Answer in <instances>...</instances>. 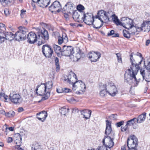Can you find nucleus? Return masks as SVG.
Masks as SVG:
<instances>
[{"label": "nucleus", "mask_w": 150, "mask_h": 150, "mask_svg": "<svg viewBox=\"0 0 150 150\" xmlns=\"http://www.w3.org/2000/svg\"><path fill=\"white\" fill-rule=\"evenodd\" d=\"M133 53H132L130 55V59L131 64L130 66V68L127 70L125 71L124 76L125 81L128 83L130 85L134 81L136 82L135 86H137L139 81L137 80L136 77V75L137 74L140 69L139 65L141 64L142 62L143 58L142 57L141 60L138 64L136 63L133 57Z\"/></svg>", "instance_id": "obj_1"}, {"label": "nucleus", "mask_w": 150, "mask_h": 150, "mask_svg": "<svg viewBox=\"0 0 150 150\" xmlns=\"http://www.w3.org/2000/svg\"><path fill=\"white\" fill-rule=\"evenodd\" d=\"M37 35L38 36V46H39L45 43L49 39L48 32L45 29L37 32Z\"/></svg>", "instance_id": "obj_2"}, {"label": "nucleus", "mask_w": 150, "mask_h": 150, "mask_svg": "<svg viewBox=\"0 0 150 150\" xmlns=\"http://www.w3.org/2000/svg\"><path fill=\"white\" fill-rule=\"evenodd\" d=\"M27 29L24 27L20 26L18 28V30L14 34L15 38L16 41H22L26 39V33Z\"/></svg>", "instance_id": "obj_3"}, {"label": "nucleus", "mask_w": 150, "mask_h": 150, "mask_svg": "<svg viewBox=\"0 0 150 150\" xmlns=\"http://www.w3.org/2000/svg\"><path fill=\"white\" fill-rule=\"evenodd\" d=\"M72 89L74 91L77 90V91L76 92V94L78 95L82 94L85 91L86 86L85 83H83L82 81H77L76 80V83L73 85Z\"/></svg>", "instance_id": "obj_4"}, {"label": "nucleus", "mask_w": 150, "mask_h": 150, "mask_svg": "<svg viewBox=\"0 0 150 150\" xmlns=\"http://www.w3.org/2000/svg\"><path fill=\"white\" fill-rule=\"evenodd\" d=\"M137 139L134 135L130 136L127 142L128 150H138L137 146L138 145Z\"/></svg>", "instance_id": "obj_5"}, {"label": "nucleus", "mask_w": 150, "mask_h": 150, "mask_svg": "<svg viewBox=\"0 0 150 150\" xmlns=\"http://www.w3.org/2000/svg\"><path fill=\"white\" fill-rule=\"evenodd\" d=\"M105 89L110 95L112 96H115L117 92V89L114 84L110 82L105 85Z\"/></svg>", "instance_id": "obj_6"}, {"label": "nucleus", "mask_w": 150, "mask_h": 150, "mask_svg": "<svg viewBox=\"0 0 150 150\" xmlns=\"http://www.w3.org/2000/svg\"><path fill=\"white\" fill-rule=\"evenodd\" d=\"M115 134H113V135L110 136H105L104 138L103 139V145L106 147L108 148L109 149L112 147L114 144L113 142L114 137Z\"/></svg>", "instance_id": "obj_7"}, {"label": "nucleus", "mask_w": 150, "mask_h": 150, "mask_svg": "<svg viewBox=\"0 0 150 150\" xmlns=\"http://www.w3.org/2000/svg\"><path fill=\"white\" fill-rule=\"evenodd\" d=\"M42 49L43 54L47 58H50L53 53V51L51 47L48 45H43Z\"/></svg>", "instance_id": "obj_8"}, {"label": "nucleus", "mask_w": 150, "mask_h": 150, "mask_svg": "<svg viewBox=\"0 0 150 150\" xmlns=\"http://www.w3.org/2000/svg\"><path fill=\"white\" fill-rule=\"evenodd\" d=\"M83 16L82 17V21L86 24L90 25L93 24L94 21V16L92 13H87L83 14Z\"/></svg>", "instance_id": "obj_9"}, {"label": "nucleus", "mask_w": 150, "mask_h": 150, "mask_svg": "<svg viewBox=\"0 0 150 150\" xmlns=\"http://www.w3.org/2000/svg\"><path fill=\"white\" fill-rule=\"evenodd\" d=\"M61 5L58 1H54L49 7V10L52 13L59 12L62 9Z\"/></svg>", "instance_id": "obj_10"}, {"label": "nucleus", "mask_w": 150, "mask_h": 150, "mask_svg": "<svg viewBox=\"0 0 150 150\" xmlns=\"http://www.w3.org/2000/svg\"><path fill=\"white\" fill-rule=\"evenodd\" d=\"M15 38L14 34L11 32H7L6 34L3 32L0 33V44L6 40H11Z\"/></svg>", "instance_id": "obj_11"}, {"label": "nucleus", "mask_w": 150, "mask_h": 150, "mask_svg": "<svg viewBox=\"0 0 150 150\" xmlns=\"http://www.w3.org/2000/svg\"><path fill=\"white\" fill-rule=\"evenodd\" d=\"M9 98L12 103L16 104H20L22 101L21 96L18 93L10 94Z\"/></svg>", "instance_id": "obj_12"}, {"label": "nucleus", "mask_w": 150, "mask_h": 150, "mask_svg": "<svg viewBox=\"0 0 150 150\" xmlns=\"http://www.w3.org/2000/svg\"><path fill=\"white\" fill-rule=\"evenodd\" d=\"M107 13L103 10H100L98 11L97 14L96 16V18H98V20H100L101 22V24L100 26L96 27L95 24H93V27L94 28L96 29H99L102 26L103 24V18L105 17V14Z\"/></svg>", "instance_id": "obj_13"}, {"label": "nucleus", "mask_w": 150, "mask_h": 150, "mask_svg": "<svg viewBox=\"0 0 150 150\" xmlns=\"http://www.w3.org/2000/svg\"><path fill=\"white\" fill-rule=\"evenodd\" d=\"M121 25L126 29H129L133 26V21L129 18L123 17L121 18Z\"/></svg>", "instance_id": "obj_14"}, {"label": "nucleus", "mask_w": 150, "mask_h": 150, "mask_svg": "<svg viewBox=\"0 0 150 150\" xmlns=\"http://www.w3.org/2000/svg\"><path fill=\"white\" fill-rule=\"evenodd\" d=\"M73 48L71 46L64 45L62 51V55L66 56H69L74 53Z\"/></svg>", "instance_id": "obj_15"}, {"label": "nucleus", "mask_w": 150, "mask_h": 150, "mask_svg": "<svg viewBox=\"0 0 150 150\" xmlns=\"http://www.w3.org/2000/svg\"><path fill=\"white\" fill-rule=\"evenodd\" d=\"M38 37L37 32L35 33L34 32H31L28 34L27 37V42L30 44H34L37 40H38Z\"/></svg>", "instance_id": "obj_16"}, {"label": "nucleus", "mask_w": 150, "mask_h": 150, "mask_svg": "<svg viewBox=\"0 0 150 150\" xmlns=\"http://www.w3.org/2000/svg\"><path fill=\"white\" fill-rule=\"evenodd\" d=\"M87 56L91 61L95 62L101 57V54L99 52L92 51L90 52Z\"/></svg>", "instance_id": "obj_17"}, {"label": "nucleus", "mask_w": 150, "mask_h": 150, "mask_svg": "<svg viewBox=\"0 0 150 150\" xmlns=\"http://www.w3.org/2000/svg\"><path fill=\"white\" fill-rule=\"evenodd\" d=\"M140 73L143 78L145 79L146 81H150V70H146L145 71L144 69H142L140 70Z\"/></svg>", "instance_id": "obj_18"}, {"label": "nucleus", "mask_w": 150, "mask_h": 150, "mask_svg": "<svg viewBox=\"0 0 150 150\" xmlns=\"http://www.w3.org/2000/svg\"><path fill=\"white\" fill-rule=\"evenodd\" d=\"M82 12H78L76 11L74 12L72 16L73 19L76 21L78 22H81L82 21V17H81V16L83 14Z\"/></svg>", "instance_id": "obj_19"}, {"label": "nucleus", "mask_w": 150, "mask_h": 150, "mask_svg": "<svg viewBox=\"0 0 150 150\" xmlns=\"http://www.w3.org/2000/svg\"><path fill=\"white\" fill-rule=\"evenodd\" d=\"M106 127L105 134L107 135V136H108L107 135H109L110 134H111L110 136L111 137V136H112L113 135V134H114L112 132L111 125V123L108 120H106Z\"/></svg>", "instance_id": "obj_20"}, {"label": "nucleus", "mask_w": 150, "mask_h": 150, "mask_svg": "<svg viewBox=\"0 0 150 150\" xmlns=\"http://www.w3.org/2000/svg\"><path fill=\"white\" fill-rule=\"evenodd\" d=\"M77 78L76 77V75L74 73H71L68 75L67 81L69 84H72L73 87L74 84L76 83V81L74 80H77ZM64 80L66 81L67 80V79H65Z\"/></svg>", "instance_id": "obj_21"}, {"label": "nucleus", "mask_w": 150, "mask_h": 150, "mask_svg": "<svg viewBox=\"0 0 150 150\" xmlns=\"http://www.w3.org/2000/svg\"><path fill=\"white\" fill-rule=\"evenodd\" d=\"M36 93L40 96H43L46 93V90L45 87L42 86V83L41 85H38L35 89Z\"/></svg>", "instance_id": "obj_22"}, {"label": "nucleus", "mask_w": 150, "mask_h": 150, "mask_svg": "<svg viewBox=\"0 0 150 150\" xmlns=\"http://www.w3.org/2000/svg\"><path fill=\"white\" fill-rule=\"evenodd\" d=\"M37 118L39 120L43 122L47 116V112L43 111L37 114Z\"/></svg>", "instance_id": "obj_23"}, {"label": "nucleus", "mask_w": 150, "mask_h": 150, "mask_svg": "<svg viewBox=\"0 0 150 150\" xmlns=\"http://www.w3.org/2000/svg\"><path fill=\"white\" fill-rule=\"evenodd\" d=\"M73 6L71 2H68L66 4L64 7L62 11H67L68 13H70V11H73Z\"/></svg>", "instance_id": "obj_24"}, {"label": "nucleus", "mask_w": 150, "mask_h": 150, "mask_svg": "<svg viewBox=\"0 0 150 150\" xmlns=\"http://www.w3.org/2000/svg\"><path fill=\"white\" fill-rule=\"evenodd\" d=\"M146 115V113L144 112L142 114L139 115L137 118H136L137 123H141L144 122L145 120Z\"/></svg>", "instance_id": "obj_25"}, {"label": "nucleus", "mask_w": 150, "mask_h": 150, "mask_svg": "<svg viewBox=\"0 0 150 150\" xmlns=\"http://www.w3.org/2000/svg\"><path fill=\"white\" fill-rule=\"evenodd\" d=\"M50 3V0H40L37 5L40 7H46Z\"/></svg>", "instance_id": "obj_26"}, {"label": "nucleus", "mask_w": 150, "mask_h": 150, "mask_svg": "<svg viewBox=\"0 0 150 150\" xmlns=\"http://www.w3.org/2000/svg\"><path fill=\"white\" fill-rule=\"evenodd\" d=\"M81 114L83 116V118L86 119H89L91 117V110H85L80 111Z\"/></svg>", "instance_id": "obj_27"}, {"label": "nucleus", "mask_w": 150, "mask_h": 150, "mask_svg": "<svg viewBox=\"0 0 150 150\" xmlns=\"http://www.w3.org/2000/svg\"><path fill=\"white\" fill-rule=\"evenodd\" d=\"M105 86L103 85L100 86V92L99 94L100 96L102 97H104L108 93L106 90Z\"/></svg>", "instance_id": "obj_28"}, {"label": "nucleus", "mask_w": 150, "mask_h": 150, "mask_svg": "<svg viewBox=\"0 0 150 150\" xmlns=\"http://www.w3.org/2000/svg\"><path fill=\"white\" fill-rule=\"evenodd\" d=\"M111 17L112 18V19L113 22L116 25H121L122 22L119 21L117 16H115V14L112 15L111 16Z\"/></svg>", "instance_id": "obj_29"}, {"label": "nucleus", "mask_w": 150, "mask_h": 150, "mask_svg": "<svg viewBox=\"0 0 150 150\" xmlns=\"http://www.w3.org/2000/svg\"><path fill=\"white\" fill-rule=\"evenodd\" d=\"M148 26L146 21H144L142 24L141 25V27H138V29L139 30V32L142 31L146 32V31L145 30H146V27H147Z\"/></svg>", "instance_id": "obj_30"}, {"label": "nucleus", "mask_w": 150, "mask_h": 150, "mask_svg": "<svg viewBox=\"0 0 150 150\" xmlns=\"http://www.w3.org/2000/svg\"><path fill=\"white\" fill-rule=\"evenodd\" d=\"M53 85V83L52 81H48L46 83H42V86L45 87L46 90L47 88L48 90L51 89Z\"/></svg>", "instance_id": "obj_31"}, {"label": "nucleus", "mask_w": 150, "mask_h": 150, "mask_svg": "<svg viewBox=\"0 0 150 150\" xmlns=\"http://www.w3.org/2000/svg\"><path fill=\"white\" fill-rule=\"evenodd\" d=\"M19 136L20 138L19 142L18 143L17 142H16V144L17 145L15 146V148L16 149H17L18 150H24L23 149L20 147L21 144L22 143V138L20 134H19Z\"/></svg>", "instance_id": "obj_32"}, {"label": "nucleus", "mask_w": 150, "mask_h": 150, "mask_svg": "<svg viewBox=\"0 0 150 150\" xmlns=\"http://www.w3.org/2000/svg\"><path fill=\"white\" fill-rule=\"evenodd\" d=\"M69 110L68 108H67L65 107H63L59 109V111L62 115H65L68 112Z\"/></svg>", "instance_id": "obj_33"}, {"label": "nucleus", "mask_w": 150, "mask_h": 150, "mask_svg": "<svg viewBox=\"0 0 150 150\" xmlns=\"http://www.w3.org/2000/svg\"><path fill=\"white\" fill-rule=\"evenodd\" d=\"M144 64L146 70H150V57L144 61Z\"/></svg>", "instance_id": "obj_34"}, {"label": "nucleus", "mask_w": 150, "mask_h": 150, "mask_svg": "<svg viewBox=\"0 0 150 150\" xmlns=\"http://www.w3.org/2000/svg\"><path fill=\"white\" fill-rule=\"evenodd\" d=\"M32 150H41V147L37 142H34L31 148Z\"/></svg>", "instance_id": "obj_35"}, {"label": "nucleus", "mask_w": 150, "mask_h": 150, "mask_svg": "<svg viewBox=\"0 0 150 150\" xmlns=\"http://www.w3.org/2000/svg\"><path fill=\"white\" fill-rule=\"evenodd\" d=\"M53 48L56 53L57 54H59L60 52L62 53V50L61 47L57 45H53Z\"/></svg>", "instance_id": "obj_36"}, {"label": "nucleus", "mask_w": 150, "mask_h": 150, "mask_svg": "<svg viewBox=\"0 0 150 150\" xmlns=\"http://www.w3.org/2000/svg\"><path fill=\"white\" fill-rule=\"evenodd\" d=\"M8 96L4 93H0V99L1 100H4L5 102H7Z\"/></svg>", "instance_id": "obj_37"}, {"label": "nucleus", "mask_w": 150, "mask_h": 150, "mask_svg": "<svg viewBox=\"0 0 150 150\" xmlns=\"http://www.w3.org/2000/svg\"><path fill=\"white\" fill-rule=\"evenodd\" d=\"M54 61L56 67V70L57 71H58L60 69V65L58 58L57 57H55L54 58Z\"/></svg>", "instance_id": "obj_38"}, {"label": "nucleus", "mask_w": 150, "mask_h": 150, "mask_svg": "<svg viewBox=\"0 0 150 150\" xmlns=\"http://www.w3.org/2000/svg\"><path fill=\"white\" fill-rule=\"evenodd\" d=\"M44 95H45V96L42 97L41 99L39 101V102L45 100L47 99L50 97V90L48 91Z\"/></svg>", "instance_id": "obj_39"}, {"label": "nucleus", "mask_w": 150, "mask_h": 150, "mask_svg": "<svg viewBox=\"0 0 150 150\" xmlns=\"http://www.w3.org/2000/svg\"><path fill=\"white\" fill-rule=\"evenodd\" d=\"M136 121V118L134 117L132 119L128 121L127 122V125H129V126H130L133 125V124L135 123Z\"/></svg>", "instance_id": "obj_40"}, {"label": "nucleus", "mask_w": 150, "mask_h": 150, "mask_svg": "<svg viewBox=\"0 0 150 150\" xmlns=\"http://www.w3.org/2000/svg\"><path fill=\"white\" fill-rule=\"evenodd\" d=\"M15 115V113L13 111H10L9 112L6 113L5 116L8 117H13Z\"/></svg>", "instance_id": "obj_41"}, {"label": "nucleus", "mask_w": 150, "mask_h": 150, "mask_svg": "<svg viewBox=\"0 0 150 150\" xmlns=\"http://www.w3.org/2000/svg\"><path fill=\"white\" fill-rule=\"evenodd\" d=\"M123 33L124 37L127 38H129L130 37V33L129 31L124 30L123 31Z\"/></svg>", "instance_id": "obj_42"}, {"label": "nucleus", "mask_w": 150, "mask_h": 150, "mask_svg": "<svg viewBox=\"0 0 150 150\" xmlns=\"http://www.w3.org/2000/svg\"><path fill=\"white\" fill-rule=\"evenodd\" d=\"M138 27L137 28L136 26H134L133 25L132 27L130 28L131 29L132 34L134 35L136 32L137 31L139 32V30L138 29Z\"/></svg>", "instance_id": "obj_43"}, {"label": "nucleus", "mask_w": 150, "mask_h": 150, "mask_svg": "<svg viewBox=\"0 0 150 150\" xmlns=\"http://www.w3.org/2000/svg\"><path fill=\"white\" fill-rule=\"evenodd\" d=\"M108 36L112 35L113 37H119V34L118 33H115V31L113 30H111L109 33L108 34Z\"/></svg>", "instance_id": "obj_44"}, {"label": "nucleus", "mask_w": 150, "mask_h": 150, "mask_svg": "<svg viewBox=\"0 0 150 150\" xmlns=\"http://www.w3.org/2000/svg\"><path fill=\"white\" fill-rule=\"evenodd\" d=\"M82 56L81 51L80 50H79V51L77 52V53H76L75 57L78 60Z\"/></svg>", "instance_id": "obj_45"}, {"label": "nucleus", "mask_w": 150, "mask_h": 150, "mask_svg": "<svg viewBox=\"0 0 150 150\" xmlns=\"http://www.w3.org/2000/svg\"><path fill=\"white\" fill-rule=\"evenodd\" d=\"M58 44L59 45L61 44L63 42H65L62 38L60 36H58Z\"/></svg>", "instance_id": "obj_46"}, {"label": "nucleus", "mask_w": 150, "mask_h": 150, "mask_svg": "<svg viewBox=\"0 0 150 150\" xmlns=\"http://www.w3.org/2000/svg\"><path fill=\"white\" fill-rule=\"evenodd\" d=\"M77 9L78 11H79V12H81L82 10L84 9V7L81 5H78L77 7Z\"/></svg>", "instance_id": "obj_47"}, {"label": "nucleus", "mask_w": 150, "mask_h": 150, "mask_svg": "<svg viewBox=\"0 0 150 150\" xmlns=\"http://www.w3.org/2000/svg\"><path fill=\"white\" fill-rule=\"evenodd\" d=\"M62 38L65 42L67 41L68 38L67 34L65 33H62Z\"/></svg>", "instance_id": "obj_48"}, {"label": "nucleus", "mask_w": 150, "mask_h": 150, "mask_svg": "<svg viewBox=\"0 0 150 150\" xmlns=\"http://www.w3.org/2000/svg\"><path fill=\"white\" fill-rule=\"evenodd\" d=\"M110 118L112 120H116L117 118V115L115 114H112L109 116Z\"/></svg>", "instance_id": "obj_49"}, {"label": "nucleus", "mask_w": 150, "mask_h": 150, "mask_svg": "<svg viewBox=\"0 0 150 150\" xmlns=\"http://www.w3.org/2000/svg\"><path fill=\"white\" fill-rule=\"evenodd\" d=\"M0 29L3 31L5 30V25L4 24L2 23H0Z\"/></svg>", "instance_id": "obj_50"}, {"label": "nucleus", "mask_w": 150, "mask_h": 150, "mask_svg": "<svg viewBox=\"0 0 150 150\" xmlns=\"http://www.w3.org/2000/svg\"><path fill=\"white\" fill-rule=\"evenodd\" d=\"M117 55V59L118 61L119 62H122V58L121 57V55L119 53H117L116 54Z\"/></svg>", "instance_id": "obj_51"}, {"label": "nucleus", "mask_w": 150, "mask_h": 150, "mask_svg": "<svg viewBox=\"0 0 150 150\" xmlns=\"http://www.w3.org/2000/svg\"><path fill=\"white\" fill-rule=\"evenodd\" d=\"M124 123V121H122L120 122H117L116 124L115 125L117 127H120L122 125H123Z\"/></svg>", "instance_id": "obj_52"}, {"label": "nucleus", "mask_w": 150, "mask_h": 150, "mask_svg": "<svg viewBox=\"0 0 150 150\" xmlns=\"http://www.w3.org/2000/svg\"><path fill=\"white\" fill-rule=\"evenodd\" d=\"M71 91V90L70 89L67 88H64L62 89V92L64 93H68L70 92Z\"/></svg>", "instance_id": "obj_53"}, {"label": "nucleus", "mask_w": 150, "mask_h": 150, "mask_svg": "<svg viewBox=\"0 0 150 150\" xmlns=\"http://www.w3.org/2000/svg\"><path fill=\"white\" fill-rule=\"evenodd\" d=\"M146 22L148 26L146 27V31H149L150 30V21H146Z\"/></svg>", "instance_id": "obj_54"}, {"label": "nucleus", "mask_w": 150, "mask_h": 150, "mask_svg": "<svg viewBox=\"0 0 150 150\" xmlns=\"http://www.w3.org/2000/svg\"><path fill=\"white\" fill-rule=\"evenodd\" d=\"M105 17H104V18H103V20L104 21H105L108 22L109 21V18L108 16L107 13H106L105 16Z\"/></svg>", "instance_id": "obj_55"}, {"label": "nucleus", "mask_w": 150, "mask_h": 150, "mask_svg": "<svg viewBox=\"0 0 150 150\" xmlns=\"http://www.w3.org/2000/svg\"><path fill=\"white\" fill-rule=\"evenodd\" d=\"M12 1V0H3L2 3H5L8 4L11 3Z\"/></svg>", "instance_id": "obj_56"}, {"label": "nucleus", "mask_w": 150, "mask_h": 150, "mask_svg": "<svg viewBox=\"0 0 150 150\" xmlns=\"http://www.w3.org/2000/svg\"><path fill=\"white\" fill-rule=\"evenodd\" d=\"M26 12V11L25 10H21V16L22 18L24 17Z\"/></svg>", "instance_id": "obj_57"}, {"label": "nucleus", "mask_w": 150, "mask_h": 150, "mask_svg": "<svg viewBox=\"0 0 150 150\" xmlns=\"http://www.w3.org/2000/svg\"><path fill=\"white\" fill-rule=\"evenodd\" d=\"M4 13L6 16L9 15V11L8 9H5L4 10Z\"/></svg>", "instance_id": "obj_58"}, {"label": "nucleus", "mask_w": 150, "mask_h": 150, "mask_svg": "<svg viewBox=\"0 0 150 150\" xmlns=\"http://www.w3.org/2000/svg\"><path fill=\"white\" fill-rule=\"evenodd\" d=\"M68 101L69 102L71 103H73L74 101H75L76 100L74 98H71L69 99Z\"/></svg>", "instance_id": "obj_59"}, {"label": "nucleus", "mask_w": 150, "mask_h": 150, "mask_svg": "<svg viewBox=\"0 0 150 150\" xmlns=\"http://www.w3.org/2000/svg\"><path fill=\"white\" fill-rule=\"evenodd\" d=\"M129 125H127V123L126 125L124 127L125 128L126 131H129Z\"/></svg>", "instance_id": "obj_60"}, {"label": "nucleus", "mask_w": 150, "mask_h": 150, "mask_svg": "<svg viewBox=\"0 0 150 150\" xmlns=\"http://www.w3.org/2000/svg\"><path fill=\"white\" fill-rule=\"evenodd\" d=\"M13 141V139L12 137H9L7 139V142L8 143H10L12 142Z\"/></svg>", "instance_id": "obj_61"}, {"label": "nucleus", "mask_w": 150, "mask_h": 150, "mask_svg": "<svg viewBox=\"0 0 150 150\" xmlns=\"http://www.w3.org/2000/svg\"><path fill=\"white\" fill-rule=\"evenodd\" d=\"M23 110V109L22 107L19 108L18 109V112H22Z\"/></svg>", "instance_id": "obj_62"}, {"label": "nucleus", "mask_w": 150, "mask_h": 150, "mask_svg": "<svg viewBox=\"0 0 150 150\" xmlns=\"http://www.w3.org/2000/svg\"><path fill=\"white\" fill-rule=\"evenodd\" d=\"M0 113L3 115H5L6 114L5 112L3 110H0Z\"/></svg>", "instance_id": "obj_63"}, {"label": "nucleus", "mask_w": 150, "mask_h": 150, "mask_svg": "<svg viewBox=\"0 0 150 150\" xmlns=\"http://www.w3.org/2000/svg\"><path fill=\"white\" fill-rule=\"evenodd\" d=\"M121 130L122 132H125V131H126V130L125 128V127L123 126H122L121 127Z\"/></svg>", "instance_id": "obj_64"}]
</instances>
